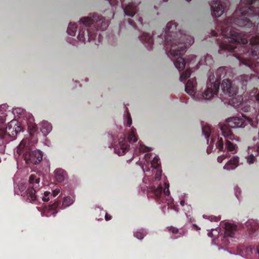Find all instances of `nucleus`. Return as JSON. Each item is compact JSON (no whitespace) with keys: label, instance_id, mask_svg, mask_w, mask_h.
I'll return each instance as SVG.
<instances>
[{"label":"nucleus","instance_id":"f257e3e1","mask_svg":"<svg viewBox=\"0 0 259 259\" xmlns=\"http://www.w3.org/2000/svg\"><path fill=\"white\" fill-rule=\"evenodd\" d=\"M242 3L250 5L259 0H241ZM251 6L242 7L240 5L237 9L233 17L227 20L228 24H235L241 27H250L252 25L248 17L257 16L259 19V7L253 10ZM259 31V23L257 24ZM245 34L240 32L236 28H232L229 32L225 34L224 40L220 44L219 52L222 55H227L228 53H236L238 48L239 54H244L246 56L259 58V32L250 39L248 45V40L244 38Z\"/></svg>","mask_w":259,"mask_h":259},{"label":"nucleus","instance_id":"f03ea898","mask_svg":"<svg viewBox=\"0 0 259 259\" xmlns=\"http://www.w3.org/2000/svg\"><path fill=\"white\" fill-rule=\"evenodd\" d=\"M176 27L175 23H167L165 29L158 38L162 39L167 56L180 71L186 65V62L181 55L194 44V38L183 31H176Z\"/></svg>","mask_w":259,"mask_h":259},{"label":"nucleus","instance_id":"7ed1b4c3","mask_svg":"<svg viewBox=\"0 0 259 259\" xmlns=\"http://www.w3.org/2000/svg\"><path fill=\"white\" fill-rule=\"evenodd\" d=\"M138 163L145 173L143 182L145 184H151V191L157 196L161 195L162 187L159 182L161 180L162 171L158 157L151 153L146 154Z\"/></svg>","mask_w":259,"mask_h":259},{"label":"nucleus","instance_id":"20e7f679","mask_svg":"<svg viewBox=\"0 0 259 259\" xmlns=\"http://www.w3.org/2000/svg\"><path fill=\"white\" fill-rule=\"evenodd\" d=\"M208 237L212 239V245H215L219 250H225V247L230 243V240L234 238L237 230V226L230 222H223L220 228L211 229Z\"/></svg>","mask_w":259,"mask_h":259},{"label":"nucleus","instance_id":"39448f33","mask_svg":"<svg viewBox=\"0 0 259 259\" xmlns=\"http://www.w3.org/2000/svg\"><path fill=\"white\" fill-rule=\"evenodd\" d=\"M219 78L220 76L215 77L213 73H210L208 77L206 89L202 93L199 91L196 97V101L210 100L217 96L220 84Z\"/></svg>","mask_w":259,"mask_h":259},{"label":"nucleus","instance_id":"423d86ee","mask_svg":"<svg viewBox=\"0 0 259 259\" xmlns=\"http://www.w3.org/2000/svg\"><path fill=\"white\" fill-rule=\"evenodd\" d=\"M258 123L257 117H247L243 116L231 117L226 120V125L231 128H244L248 124L253 128H256Z\"/></svg>","mask_w":259,"mask_h":259},{"label":"nucleus","instance_id":"0eeeda50","mask_svg":"<svg viewBox=\"0 0 259 259\" xmlns=\"http://www.w3.org/2000/svg\"><path fill=\"white\" fill-rule=\"evenodd\" d=\"M202 134L204 136L207 140V147L206 149L207 153L210 154L213 151L214 145L215 148L219 149L220 151H223L224 149V142L222 138L209 137L211 134V129L209 125L205 124L202 127Z\"/></svg>","mask_w":259,"mask_h":259},{"label":"nucleus","instance_id":"6e6552de","mask_svg":"<svg viewBox=\"0 0 259 259\" xmlns=\"http://www.w3.org/2000/svg\"><path fill=\"white\" fill-rule=\"evenodd\" d=\"M107 138L108 140H113V143L109 144L108 147L110 148H113L115 153L119 156L125 153L127 144L124 137L113 138L111 135H108Z\"/></svg>","mask_w":259,"mask_h":259},{"label":"nucleus","instance_id":"1a4fd4ad","mask_svg":"<svg viewBox=\"0 0 259 259\" xmlns=\"http://www.w3.org/2000/svg\"><path fill=\"white\" fill-rule=\"evenodd\" d=\"M12 113L15 117L28 120L27 124L29 129L32 132L36 131V125L34 123V118L31 114L27 112L24 109L20 107L13 108Z\"/></svg>","mask_w":259,"mask_h":259},{"label":"nucleus","instance_id":"9d476101","mask_svg":"<svg viewBox=\"0 0 259 259\" xmlns=\"http://www.w3.org/2000/svg\"><path fill=\"white\" fill-rule=\"evenodd\" d=\"M259 156V144H250L247 147L244 155L246 163L252 165L257 161V157Z\"/></svg>","mask_w":259,"mask_h":259},{"label":"nucleus","instance_id":"9b49d317","mask_svg":"<svg viewBox=\"0 0 259 259\" xmlns=\"http://www.w3.org/2000/svg\"><path fill=\"white\" fill-rule=\"evenodd\" d=\"M94 39V36L90 35L88 30L81 29L79 30L78 34L76 37L71 38L70 37H68L67 41L73 45H75L78 41L85 43L87 41H91Z\"/></svg>","mask_w":259,"mask_h":259},{"label":"nucleus","instance_id":"f8f14e48","mask_svg":"<svg viewBox=\"0 0 259 259\" xmlns=\"http://www.w3.org/2000/svg\"><path fill=\"white\" fill-rule=\"evenodd\" d=\"M26 163L28 164H36L42 159V154L40 150L27 151L23 155Z\"/></svg>","mask_w":259,"mask_h":259},{"label":"nucleus","instance_id":"ddd939ff","mask_svg":"<svg viewBox=\"0 0 259 259\" xmlns=\"http://www.w3.org/2000/svg\"><path fill=\"white\" fill-rule=\"evenodd\" d=\"M23 128L17 120H12L8 123L5 131V135L14 138L18 133L22 132Z\"/></svg>","mask_w":259,"mask_h":259},{"label":"nucleus","instance_id":"4468645a","mask_svg":"<svg viewBox=\"0 0 259 259\" xmlns=\"http://www.w3.org/2000/svg\"><path fill=\"white\" fill-rule=\"evenodd\" d=\"M221 87L223 93L230 97L236 95L238 92V88L228 79H224Z\"/></svg>","mask_w":259,"mask_h":259},{"label":"nucleus","instance_id":"2eb2a0df","mask_svg":"<svg viewBox=\"0 0 259 259\" xmlns=\"http://www.w3.org/2000/svg\"><path fill=\"white\" fill-rule=\"evenodd\" d=\"M245 226L247 231V235L249 237L253 238L259 232V224L254 220H248L245 223Z\"/></svg>","mask_w":259,"mask_h":259},{"label":"nucleus","instance_id":"dca6fc26","mask_svg":"<svg viewBox=\"0 0 259 259\" xmlns=\"http://www.w3.org/2000/svg\"><path fill=\"white\" fill-rule=\"evenodd\" d=\"M185 91L194 100L196 101V97L199 91H197V82L195 78L189 79L185 84Z\"/></svg>","mask_w":259,"mask_h":259},{"label":"nucleus","instance_id":"f3484780","mask_svg":"<svg viewBox=\"0 0 259 259\" xmlns=\"http://www.w3.org/2000/svg\"><path fill=\"white\" fill-rule=\"evenodd\" d=\"M225 6L218 0L213 1L211 4V12L212 16L219 17L224 13Z\"/></svg>","mask_w":259,"mask_h":259},{"label":"nucleus","instance_id":"a211bd4d","mask_svg":"<svg viewBox=\"0 0 259 259\" xmlns=\"http://www.w3.org/2000/svg\"><path fill=\"white\" fill-rule=\"evenodd\" d=\"M239 157L235 155L228 160L224 165L223 168L226 171L235 170L239 165Z\"/></svg>","mask_w":259,"mask_h":259},{"label":"nucleus","instance_id":"6ab92c4d","mask_svg":"<svg viewBox=\"0 0 259 259\" xmlns=\"http://www.w3.org/2000/svg\"><path fill=\"white\" fill-rule=\"evenodd\" d=\"M236 58L239 60L240 66L244 65L255 73L259 74V62L252 64L250 61L247 60L244 57H240L237 56Z\"/></svg>","mask_w":259,"mask_h":259},{"label":"nucleus","instance_id":"aec40b11","mask_svg":"<svg viewBox=\"0 0 259 259\" xmlns=\"http://www.w3.org/2000/svg\"><path fill=\"white\" fill-rule=\"evenodd\" d=\"M166 229L169 233L171 238L175 239L182 237L187 233V231L185 230L178 229L172 226L168 227Z\"/></svg>","mask_w":259,"mask_h":259},{"label":"nucleus","instance_id":"412c9836","mask_svg":"<svg viewBox=\"0 0 259 259\" xmlns=\"http://www.w3.org/2000/svg\"><path fill=\"white\" fill-rule=\"evenodd\" d=\"M59 204V202L57 201L51 205L44 207L43 212L41 213L42 216L49 217L52 215L55 217L58 212L56 209L58 207Z\"/></svg>","mask_w":259,"mask_h":259},{"label":"nucleus","instance_id":"4be33fe9","mask_svg":"<svg viewBox=\"0 0 259 259\" xmlns=\"http://www.w3.org/2000/svg\"><path fill=\"white\" fill-rule=\"evenodd\" d=\"M75 200V196L74 194L65 196L62 199V204L60 209H64L72 205Z\"/></svg>","mask_w":259,"mask_h":259},{"label":"nucleus","instance_id":"5701e85b","mask_svg":"<svg viewBox=\"0 0 259 259\" xmlns=\"http://www.w3.org/2000/svg\"><path fill=\"white\" fill-rule=\"evenodd\" d=\"M141 41L144 44L145 47L149 50L152 48L153 39L151 35L147 33H144L140 37Z\"/></svg>","mask_w":259,"mask_h":259},{"label":"nucleus","instance_id":"b1692460","mask_svg":"<svg viewBox=\"0 0 259 259\" xmlns=\"http://www.w3.org/2000/svg\"><path fill=\"white\" fill-rule=\"evenodd\" d=\"M28 141L27 139H23L18 146L17 147L16 150L14 151V156L16 159H17L21 154L24 151V149L27 147V144Z\"/></svg>","mask_w":259,"mask_h":259},{"label":"nucleus","instance_id":"393cba45","mask_svg":"<svg viewBox=\"0 0 259 259\" xmlns=\"http://www.w3.org/2000/svg\"><path fill=\"white\" fill-rule=\"evenodd\" d=\"M55 179L59 183L63 182L67 177L66 171L60 168H57L54 171Z\"/></svg>","mask_w":259,"mask_h":259},{"label":"nucleus","instance_id":"a878e982","mask_svg":"<svg viewBox=\"0 0 259 259\" xmlns=\"http://www.w3.org/2000/svg\"><path fill=\"white\" fill-rule=\"evenodd\" d=\"M40 130L44 136H47L52 130L51 124L47 121H42L39 123Z\"/></svg>","mask_w":259,"mask_h":259},{"label":"nucleus","instance_id":"bb28decb","mask_svg":"<svg viewBox=\"0 0 259 259\" xmlns=\"http://www.w3.org/2000/svg\"><path fill=\"white\" fill-rule=\"evenodd\" d=\"M164 188L163 190V193L166 197L165 199V202L168 204H172L174 202V199L170 196V191H169V183L167 182H164Z\"/></svg>","mask_w":259,"mask_h":259},{"label":"nucleus","instance_id":"cd10ccee","mask_svg":"<svg viewBox=\"0 0 259 259\" xmlns=\"http://www.w3.org/2000/svg\"><path fill=\"white\" fill-rule=\"evenodd\" d=\"M222 130V135L225 138L226 142L229 140H234L236 142H239V138L235 136L230 131H225L223 128Z\"/></svg>","mask_w":259,"mask_h":259},{"label":"nucleus","instance_id":"c85d7f7f","mask_svg":"<svg viewBox=\"0 0 259 259\" xmlns=\"http://www.w3.org/2000/svg\"><path fill=\"white\" fill-rule=\"evenodd\" d=\"M124 12L125 16L133 17L136 12V7L133 4H128L124 9Z\"/></svg>","mask_w":259,"mask_h":259},{"label":"nucleus","instance_id":"c756f323","mask_svg":"<svg viewBox=\"0 0 259 259\" xmlns=\"http://www.w3.org/2000/svg\"><path fill=\"white\" fill-rule=\"evenodd\" d=\"M7 108L6 105H0V125H3L6 121Z\"/></svg>","mask_w":259,"mask_h":259},{"label":"nucleus","instance_id":"7c9ffc66","mask_svg":"<svg viewBox=\"0 0 259 259\" xmlns=\"http://www.w3.org/2000/svg\"><path fill=\"white\" fill-rule=\"evenodd\" d=\"M186 207L184 208V210L188 221L190 223L195 222V219L192 216V207L188 204H186Z\"/></svg>","mask_w":259,"mask_h":259},{"label":"nucleus","instance_id":"2f4dec72","mask_svg":"<svg viewBox=\"0 0 259 259\" xmlns=\"http://www.w3.org/2000/svg\"><path fill=\"white\" fill-rule=\"evenodd\" d=\"M25 197L30 202H32L35 200L36 198L35 190L33 188L28 189L26 192Z\"/></svg>","mask_w":259,"mask_h":259},{"label":"nucleus","instance_id":"473e14b6","mask_svg":"<svg viewBox=\"0 0 259 259\" xmlns=\"http://www.w3.org/2000/svg\"><path fill=\"white\" fill-rule=\"evenodd\" d=\"M127 139L130 143H134L138 141V137L137 136V130L136 129L132 127L131 132L128 134Z\"/></svg>","mask_w":259,"mask_h":259},{"label":"nucleus","instance_id":"72a5a7b5","mask_svg":"<svg viewBox=\"0 0 259 259\" xmlns=\"http://www.w3.org/2000/svg\"><path fill=\"white\" fill-rule=\"evenodd\" d=\"M77 25L76 24L70 23L68 25L67 33L70 36L69 37L71 38V36L74 37L73 38H75L76 32L77 31Z\"/></svg>","mask_w":259,"mask_h":259},{"label":"nucleus","instance_id":"f704fd0d","mask_svg":"<svg viewBox=\"0 0 259 259\" xmlns=\"http://www.w3.org/2000/svg\"><path fill=\"white\" fill-rule=\"evenodd\" d=\"M226 149L227 152H230L232 154L236 153L238 151L237 146L236 144H233L229 141H227L226 143Z\"/></svg>","mask_w":259,"mask_h":259},{"label":"nucleus","instance_id":"c9c22d12","mask_svg":"<svg viewBox=\"0 0 259 259\" xmlns=\"http://www.w3.org/2000/svg\"><path fill=\"white\" fill-rule=\"evenodd\" d=\"M147 232L146 230L143 229H138L135 231L134 235L135 237L137 238L139 240H142L147 235Z\"/></svg>","mask_w":259,"mask_h":259},{"label":"nucleus","instance_id":"e433bc0d","mask_svg":"<svg viewBox=\"0 0 259 259\" xmlns=\"http://www.w3.org/2000/svg\"><path fill=\"white\" fill-rule=\"evenodd\" d=\"M124 123L126 126L130 127L132 124V119L129 112L126 109L124 114Z\"/></svg>","mask_w":259,"mask_h":259},{"label":"nucleus","instance_id":"4c0bfd02","mask_svg":"<svg viewBox=\"0 0 259 259\" xmlns=\"http://www.w3.org/2000/svg\"><path fill=\"white\" fill-rule=\"evenodd\" d=\"M250 79V78L246 75H240L237 78L238 81L240 82L243 87H245Z\"/></svg>","mask_w":259,"mask_h":259},{"label":"nucleus","instance_id":"58836bf2","mask_svg":"<svg viewBox=\"0 0 259 259\" xmlns=\"http://www.w3.org/2000/svg\"><path fill=\"white\" fill-rule=\"evenodd\" d=\"M202 217L204 219L208 220L211 222H218L221 220L220 217L212 215L204 214Z\"/></svg>","mask_w":259,"mask_h":259},{"label":"nucleus","instance_id":"ea45409f","mask_svg":"<svg viewBox=\"0 0 259 259\" xmlns=\"http://www.w3.org/2000/svg\"><path fill=\"white\" fill-rule=\"evenodd\" d=\"M93 20L89 17H84L80 19L79 20V23L84 26H89L93 23Z\"/></svg>","mask_w":259,"mask_h":259},{"label":"nucleus","instance_id":"a19ab883","mask_svg":"<svg viewBox=\"0 0 259 259\" xmlns=\"http://www.w3.org/2000/svg\"><path fill=\"white\" fill-rule=\"evenodd\" d=\"M191 75V71L189 70H186L184 72L182 73L180 75V80L183 82L185 79L189 77Z\"/></svg>","mask_w":259,"mask_h":259},{"label":"nucleus","instance_id":"79ce46f5","mask_svg":"<svg viewBox=\"0 0 259 259\" xmlns=\"http://www.w3.org/2000/svg\"><path fill=\"white\" fill-rule=\"evenodd\" d=\"M40 181L39 177H37V176L35 174H32L29 177V182L31 184L36 183L38 184Z\"/></svg>","mask_w":259,"mask_h":259},{"label":"nucleus","instance_id":"37998d69","mask_svg":"<svg viewBox=\"0 0 259 259\" xmlns=\"http://www.w3.org/2000/svg\"><path fill=\"white\" fill-rule=\"evenodd\" d=\"M245 251L246 253V255L248 256H250L251 254H252L253 253H256V248H254V247L251 246L247 247L245 249Z\"/></svg>","mask_w":259,"mask_h":259},{"label":"nucleus","instance_id":"c03bdc74","mask_svg":"<svg viewBox=\"0 0 259 259\" xmlns=\"http://www.w3.org/2000/svg\"><path fill=\"white\" fill-rule=\"evenodd\" d=\"M229 156V155L226 154H223L220 156H219L217 158V161L218 162L221 163L223 162V161L226 159Z\"/></svg>","mask_w":259,"mask_h":259},{"label":"nucleus","instance_id":"a18cd8bd","mask_svg":"<svg viewBox=\"0 0 259 259\" xmlns=\"http://www.w3.org/2000/svg\"><path fill=\"white\" fill-rule=\"evenodd\" d=\"M139 146H138V149L139 151H143V152H146L149 151V148L148 147H146L144 146L143 144H142L141 143H139Z\"/></svg>","mask_w":259,"mask_h":259},{"label":"nucleus","instance_id":"49530a36","mask_svg":"<svg viewBox=\"0 0 259 259\" xmlns=\"http://www.w3.org/2000/svg\"><path fill=\"white\" fill-rule=\"evenodd\" d=\"M50 194V192L49 191H45L44 193V194L41 197V199L43 201L47 202L49 200V195Z\"/></svg>","mask_w":259,"mask_h":259},{"label":"nucleus","instance_id":"de8ad7c7","mask_svg":"<svg viewBox=\"0 0 259 259\" xmlns=\"http://www.w3.org/2000/svg\"><path fill=\"white\" fill-rule=\"evenodd\" d=\"M241 191L240 188L237 186L234 187V193L236 197L239 199L241 196Z\"/></svg>","mask_w":259,"mask_h":259},{"label":"nucleus","instance_id":"09e8293b","mask_svg":"<svg viewBox=\"0 0 259 259\" xmlns=\"http://www.w3.org/2000/svg\"><path fill=\"white\" fill-rule=\"evenodd\" d=\"M179 200H188V197L186 193H181L179 196Z\"/></svg>","mask_w":259,"mask_h":259},{"label":"nucleus","instance_id":"8fccbe9b","mask_svg":"<svg viewBox=\"0 0 259 259\" xmlns=\"http://www.w3.org/2000/svg\"><path fill=\"white\" fill-rule=\"evenodd\" d=\"M60 192V189L59 188H56L52 191V195L54 197H56L57 195L59 194Z\"/></svg>","mask_w":259,"mask_h":259},{"label":"nucleus","instance_id":"3c124183","mask_svg":"<svg viewBox=\"0 0 259 259\" xmlns=\"http://www.w3.org/2000/svg\"><path fill=\"white\" fill-rule=\"evenodd\" d=\"M187 200H180V203L182 207H184V208H187L186 204H188L187 203Z\"/></svg>","mask_w":259,"mask_h":259},{"label":"nucleus","instance_id":"603ef678","mask_svg":"<svg viewBox=\"0 0 259 259\" xmlns=\"http://www.w3.org/2000/svg\"><path fill=\"white\" fill-rule=\"evenodd\" d=\"M105 219L106 221L110 220L111 219V216L106 213L105 215Z\"/></svg>","mask_w":259,"mask_h":259},{"label":"nucleus","instance_id":"864d4df0","mask_svg":"<svg viewBox=\"0 0 259 259\" xmlns=\"http://www.w3.org/2000/svg\"><path fill=\"white\" fill-rule=\"evenodd\" d=\"M193 227L195 228V229L197 231L200 230L201 228L199 226H198L196 224H193Z\"/></svg>","mask_w":259,"mask_h":259},{"label":"nucleus","instance_id":"5fc2aeb1","mask_svg":"<svg viewBox=\"0 0 259 259\" xmlns=\"http://www.w3.org/2000/svg\"><path fill=\"white\" fill-rule=\"evenodd\" d=\"M256 253H257L258 257H259V244L258 245H257L256 247Z\"/></svg>","mask_w":259,"mask_h":259},{"label":"nucleus","instance_id":"6e6d98bb","mask_svg":"<svg viewBox=\"0 0 259 259\" xmlns=\"http://www.w3.org/2000/svg\"><path fill=\"white\" fill-rule=\"evenodd\" d=\"M223 70V68H219L218 71H217V75L218 76V74L222 72V71Z\"/></svg>","mask_w":259,"mask_h":259},{"label":"nucleus","instance_id":"4d7b16f0","mask_svg":"<svg viewBox=\"0 0 259 259\" xmlns=\"http://www.w3.org/2000/svg\"><path fill=\"white\" fill-rule=\"evenodd\" d=\"M172 208L175 210L176 212H178L179 210L177 208V207L175 206H173Z\"/></svg>","mask_w":259,"mask_h":259},{"label":"nucleus","instance_id":"13d9d810","mask_svg":"<svg viewBox=\"0 0 259 259\" xmlns=\"http://www.w3.org/2000/svg\"><path fill=\"white\" fill-rule=\"evenodd\" d=\"M139 21L140 22V23H141V24H142V19H141V18H140V19H139Z\"/></svg>","mask_w":259,"mask_h":259},{"label":"nucleus","instance_id":"bf43d9fd","mask_svg":"<svg viewBox=\"0 0 259 259\" xmlns=\"http://www.w3.org/2000/svg\"><path fill=\"white\" fill-rule=\"evenodd\" d=\"M244 111L245 112H247V111H248V110H247V109H244Z\"/></svg>","mask_w":259,"mask_h":259},{"label":"nucleus","instance_id":"052dcab7","mask_svg":"<svg viewBox=\"0 0 259 259\" xmlns=\"http://www.w3.org/2000/svg\"><path fill=\"white\" fill-rule=\"evenodd\" d=\"M253 142H255V139H253Z\"/></svg>","mask_w":259,"mask_h":259},{"label":"nucleus","instance_id":"680f3d73","mask_svg":"<svg viewBox=\"0 0 259 259\" xmlns=\"http://www.w3.org/2000/svg\"><path fill=\"white\" fill-rule=\"evenodd\" d=\"M186 1H187V2H190V1H191V0H186Z\"/></svg>","mask_w":259,"mask_h":259},{"label":"nucleus","instance_id":"e2e57ef3","mask_svg":"<svg viewBox=\"0 0 259 259\" xmlns=\"http://www.w3.org/2000/svg\"><path fill=\"white\" fill-rule=\"evenodd\" d=\"M99 39H100V35H99Z\"/></svg>","mask_w":259,"mask_h":259},{"label":"nucleus","instance_id":"0e129e2a","mask_svg":"<svg viewBox=\"0 0 259 259\" xmlns=\"http://www.w3.org/2000/svg\"><path fill=\"white\" fill-rule=\"evenodd\" d=\"M120 1H121V3H122V0H120Z\"/></svg>","mask_w":259,"mask_h":259}]
</instances>
